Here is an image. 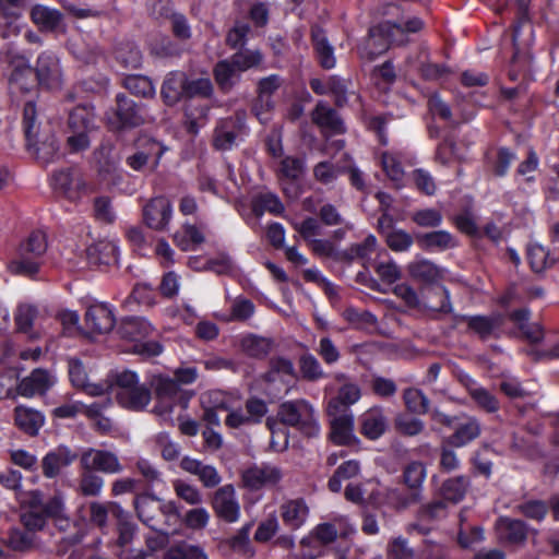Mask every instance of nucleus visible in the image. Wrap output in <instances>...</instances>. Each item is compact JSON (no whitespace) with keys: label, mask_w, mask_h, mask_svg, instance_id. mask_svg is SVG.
Here are the masks:
<instances>
[{"label":"nucleus","mask_w":559,"mask_h":559,"mask_svg":"<svg viewBox=\"0 0 559 559\" xmlns=\"http://www.w3.org/2000/svg\"><path fill=\"white\" fill-rule=\"evenodd\" d=\"M240 133V127L233 119H224L215 128L213 144L217 150L231 148Z\"/></svg>","instance_id":"nucleus-33"},{"label":"nucleus","mask_w":559,"mask_h":559,"mask_svg":"<svg viewBox=\"0 0 559 559\" xmlns=\"http://www.w3.org/2000/svg\"><path fill=\"white\" fill-rule=\"evenodd\" d=\"M267 413V406L261 399L251 397L243 408L231 409L225 419V425L231 429L259 424Z\"/></svg>","instance_id":"nucleus-7"},{"label":"nucleus","mask_w":559,"mask_h":559,"mask_svg":"<svg viewBox=\"0 0 559 559\" xmlns=\"http://www.w3.org/2000/svg\"><path fill=\"white\" fill-rule=\"evenodd\" d=\"M160 156L162 150L158 143L147 140L144 150H139L127 158V165L133 170L140 171L143 170L145 166L152 164V168L154 169L158 165Z\"/></svg>","instance_id":"nucleus-28"},{"label":"nucleus","mask_w":559,"mask_h":559,"mask_svg":"<svg viewBox=\"0 0 559 559\" xmlns=\"http://www.w3.org/2000/svg\"><path fill=\"white\" fill-rule=\"evenodd\" d=\"M467 486L468 480L465 477L450 478L443 483L441 495L444 500L456 503L465 496Z\"/></svg>","instance_id":"nucleus-52"},{"label":"nucleus","mask_w":559,"mask_h":559,"mask_svg":"<svg viewBox=\"0 0 559 559\" xmlns=\"http://www.w3.org/2000/svg\"><path fill=\"white\" fill-rule=\"evenodd\" d=\"M53 384V378L47 370L35 369L16 385V393L24 397L45 394Z\"/></svg>","instance_id":"nucleus-15"},{"label":"nucleus","mask_w":559,"mask_h":559,"mask_svg":"<svg viewBox=\"0 0 559 559\" xmlns=\"http://www.w3.org/2000/svg\"><path fill=\"white\" fill-rule=\"evenodd\" d=\"M135 510L140 520L155 531L158 527L159 500L150 496H143L135 500Z\"/></svg>","instance_id":"nucleus-34"},{"label":"nucleus","mask_w":559,"mask_h":559,"mask_svg":"<svg viewBox=\"0 0 559 559\" xmlns=\"http://www.w3.org/2000/svg\"><path fill=\"white\" fill-rule=\"evenodd\" d=\"M402 397L406 409L411 413L424 415L429 412L430 401L421 390L407 388L403 391Z\"/></svg>","instance_id":"nucleus-42"},{"label":"nucleus","mask_w":559,"mask_h":559,"mask_svg":"<svg viewBox=\"0 0 559 559\" xmlns=\"http://www.w3.org/2000/svg\"><path fill=\"white\" fill-rule=\"evenodd\" d=\"M71 382L74 386L84 390L93 396L103 395L107 392V386L99 383H88L84 367L79 361H71L69 368Z\"/></svg>","instance_id":"nucleus-35"},{"label":"nucleus","mask_w":559,"mask_h":559,"mask_svg":"<svg viewBox=\"0 0 559 559\" xmlns=\"http://www.w3.org/2000/svg\"><path fill=\"white\" fill-rule=\"evenodd\" d=\"M308 514L309 508L301 498L288 500L281 506V516L293 530L299 528L306 522Z\"/></svg>","instance_id":"nucleus-26"},{"label":"nucleus","mask_w":559,"mask_h":559,"mask_svg":"<svg viewBox=\"0 0 559 559\" xmlns=\"http://www.w3.org/2000/svg\"><path fill=\"white\" fill-rule=\"evenodd\" d=\"M38 316L37 309L32 305H20L15 313V324L19 332L31 334L33 324Z\"/></svg>","instance_id":"nucleus-59"},{"label":"nucleus","mask_w":559,"mask_h":559,"mask_svg":"<svg viewBox=\"0 0 559 559\" xmlns=\"http://www.w3.org/2000/svg\"><path fill=\"white\" fill-rule=\"evenodd\" d=\"M11 73L9 78L10 88L13 93H31L38 87V76L35 68L21 56L10 61Z\"/></svg>","instance_id":"nucleus-6"},{"label":"nucleus","mask_w":559,"mask_h":559,"mask_svg":"<svg viewBox=\"0 0 559 559\" xmlns=\"http://www.w3.org/2000/svg\"><path fill=\"white\" fill-rule=\"evenodd\" d=\"M408 272L412 277L427 283L436 281L440 275L438 267L427 260L411 263Z\"/></svg>","instance_id":"nucleus-56"},{"label":"nucleus","mask_w":559,"mask_h":559,"mask_svg":"<svg viewBox=\"0 0 559 559\" xmlns=\"http://www.w3.org/2000/svg\"><path fill=\"white\" fill-rule=\"evenodd\" d=\"M35 71L39 85L47 88H59L62 85L63 75L57 57L47 53L39 56Z\"/></svg>","instance_id":"nucleus-12"},{"label":"nucleus","mask_w":559,"mask_h":559,"mask_svg":"<svg viewBox=\"0 0 559 559\" xmlns=\"http://www.w3.org/2000/svg\"><path fill=\"white\" fill-rule=\"evenodd\" d=\"M403 476L406 486L418 492L426 476L425 466L419 462H412L405 467Z\"/></svg>","instance_id":"nucleus-63"},{"label":"nucleus","mask_w":559,"mask_h":559,"mask_svg":"<svg viewBox=\"0 0 559 559\" xmlns=\"http://www.w3.org/2000/svg\"><path fill=\"white\" fill-rule=\"evenodd\" d=\"M277 417L282 424L298 429L307 437H314L319 432L314 409L306 400L282 403L278 407Z\"/></svg>","instance_id":"nucleus-1"},{"label":"nucleus","mask_w":559,"mask_h":559,"mask_svg":"<svg viewBox=\"0 0 559 559\" xmlns=\"http://www.w3.org/2000/svg\"><path fill=\"white\" fill-rule=\"evenodd\" d=\"M116 109L107 115V126L111 131L136 128L146 122L143 109L124 95H117Z\"/></svg>","instance_id":"nucleus-2"},{"label":"nucleus","mask_w":559,"mask_h":559,"mask_svg":"<svg viewBox=\"0 0 559 559\" xmlns=\"http://www.w3.org/2000/svg\"><path fill=\"white\" fill-rule=\"evenodd\" d=\"M45 511L52 519L60 531H67L71 524L66 515L63 499L60 495H55L47 500Z\"/></svg>","instance_id":"nucleus-47"},{"label":"nucleus","mask_w":559,"mask_h":559,"mask_svg":"<svg viewBox=\"0 0 559 559\" xmlns=\"http://www.w3.org/2000/svg\"><path fill=\"white\" fill-rule=\"evenodd\" d=\"M497 531L500 538L510 544H521L526 538L525 524L520 520L500 519L497 522Z\"/></svg>","instance_id":"nucleus-39"},{"label":"nucleus","mask_w":559,"mask_h":559,"mask_svg":"<svg viewBox=\"0 0 559 559\" xmlns=\"http://www.w3.org/2000/svg\"><path fill=\"white\" fill-rule=\"evenodd\" d=\"M418 500L419 493L417 491L405 493L399 488H386L384 492L385 503L396 510H403Z\"/></svg>","instance_id":"nucleus-49"},{"label":"nucleus","mask_w":559,"mask_h":559,"mask_svg":"<svg viewBox=\"0 0 559 559\" xmlns=\"http://www.w3.org/2000/svg\"><path fill=\"white\" fill-rule=\"evenodd\" d=\"M330 417L331 440L338 445L350 444L354 436V417L349 412L328 414Z\"/></svg>","instance_id":"nucleus-17"},{"label":"nucleus","mask_w":559,"mask_h":559,"mask_svg":"<svg viewBox=\"0 0 559 559\" xmlns=\"http://www.w3.org/2000/svg\"><path fill=\"white\" fill-rule=\"evenodd\" d=\"M104 487V479L91 469H82L76 491L84 497H97Z\"/></svg>","instance_id":"nucleus-44"},{"label":"nucleus","mask_w":559,"mask_h":559,"mask_svg":"<svg viewBox=\"0 0 559 559\" xmlns=\"http://www.w3.org/2000/svg\"><path fill=\"white\" fill-rule=\"evenodd\" d=\"M360 432L370 440L381 437L386 429V417L379 407L371 408L360 417Z\"/></svg>","instance_id":"nucleus-25"},{"label":"nucleus","mask_w":559,"mask_h":559,"mask_svg":"<svg viewBox=\"0 0 559 559\" xmlns=\"http://www.w3.org/2000/svg\"><path fill=\"white\" fill-rule=\"evenodd\" d=\"M174 240L181 250L187 251L191 248V245L203 243L205 238L199 227L187 224L183 226V236L176 234Z\"/></svg>","instance_id":"nucleus-57"},{"label":"nucleus","mask_w":559,"mask_h":559,"mask_svg":"<svg viewBox=\"0 0 559 559\" xmlns=\"http://www.w3.org/2000/svg\"><path fill=\"white\" fill-rule=\"evenodd\" d=\"M119 332L122 338L129 340L134 344L145 340L153 332V328L143 319L129 318L122 321Z\"/></svg>","instance_id":"nucleus-37"},{"label":"nucleus","mask_w":559,"mask_h":559,"mask_svg":"<svg viewBox=\"0 0 559 559\" xmlns=\"http://www.w3.org/2000/svg\"><path fill=\"white\" fill-rule=\"evenodd\" d=\"M68 127L71 132H84L94 128V114L85 106L75 107L69 115Z\"/></svg>","instance_id":"nucleus-43"},{"label":"nucleus","mask_w":559,"mask_h":559,"mask_svg":"<svg viewBox=\"0 0 559 559\" xmlns=\"http://www.w3.org/2000/svg\"><path fill=\"white\" fill-rule=\"evenodd\" d=\"M32 22L40 32H56L63 21L60 10L44 4H35L29 12Z\"/></svg>","instance_id":"nucleus-20"},{"label":"nucleus","mask_w":559,"mask_h":559,"mask_svg":"<svg viewBox=\"0 0 559 559\" xmlns=\"http://www.w3.org/2000/svg\"><path fill=\"white\" fill-rule=\"evenodd\" d=\"M88 523L103 530L107 526L109 514L117 519L124 514L122 508L114 501H91L87 504Z\"/></svg>","instance_id":"nucleus-22"},{"label":"nucleus","mask_w":559,"mask_h":559,"mask_svg":"<svg viewBox=\"0 0 559 559\" xmlns=\"http://www.w3.org/2000/svg\"><path fill=\"white\" fill-rule=\"evenodd\" d=\"M78 455L66 445H59L48 452L41 460L43 474L47 478L57 477L62 468L69 466L76 460Z\"/></svg>","instance_id":"nucleus-16"},{"label":"nucleus","mask_w":559,"mask_h":559,"mask_svg":"<svg viewBox=\"0 0 559 559\" xmlns=\"http://www.w3.org/2000/svg\"><path fill=\"white\" fill-rule=\"evenodd\" d=\"M361 397V389L355 382L343 383L337 390L335 397L331 399L326 406L328 414L347 412L350 405L357 403Z\"/></svg>","instance_id":"nucleus-21"},{"label":"nucleus","mask_w":559,"mask_h":559,"mask_svg":"<svg viewBox=\"0 0 559 559\" xmlns=\"http://www.w3.org/2000/svg\"><path fill=\"white\" fill-rule=\"evenodd\" d=\"M273 346V342L270 338L258 336L254 334H248L243 336L239 342L240 350L252 358H264L269 355Z\"/></svg>","instance_id":"nucleus-38"},{"label":"nucleus","mask_w":559,"mask_h":559,"mask_svg":"<svg viewBox=\"0 0 559 559\" xmlns=\"http://www.w3.org/2000/svg\"><path fill=\"white\" fill-rule=\"evenodd\" d=\"M255 307L249 299L237 298L231 305L230 314L223 317L222 320L226 322L239 321L243 322L251 318L254 313Z\"/></svg>","instance_id":"nucleus-60"},{"label":"nucleus","mask_w":559,"mask_h":559,"mask_svg":"<svg viewBox=\"0 0 559 559\" xmlns=\"http://www.w3.org/2000/svg\"><path fill=\"white\" fill-rule=\"evenodd\" d=\"M14 425L24 433L35 437L45 424V416L37 409L19 405L13 411Z\"/></svg>","instance_id":"nucleus-19"},{"label":"nucleus","mask_w":559,"mask_h":559,"mask_svg":"<svg viewBox=\"0 0 559 559\" xmlns=\"http://www.w3.org/2000/svg\"><path fill=\"white\" fill-rule=\"evenodd\" d=\"M424 28V21L417 16L407 19L406 21L383 20L377 25L368 29L367 35H405L416 34Z\"/></svg>","instance_id":"nucleus-14"},{"label":"nucleus","mask_w":559,"mask_h":559,"mask_svg":"<svg viewBox=\"0 0 559 559\" xmlns=\"http://www.w3.org/2000/svg\"><path fill=\"white\" fill-rule=\"evenodd\" d=\"M385 242L391 250L402 252L411 248L414 239L407 231L394 229L386 233Z\"/></svg>","instance_id":"nucleus-62"},{"label":"nucleus","mask_w":559,"mask_h":559,"mask_svg":"<svg viewBox=\"0 0 559 559\" xmlns=\"http://www.w3.org/2000/svg\"><path fill=\"white\" fill-rule=\"evenodd\" d=\"M386 559H413L415 550L402 536L391 538L385 548Z\"/></svg>","instance_id":"nucleus-51"},{"label":"nucleus","mask_w":559,"mask_h":559,"mask_svg":"<svg viewBox=\"0 0 559 559\" xmlns=\"http://www.w3.org/2000/svg\"><path fill=\"white\" fill-rule=\"evenodd\" d=\"M354 528L348 524L346 518L335 519L332 523L319 524L312 532V536L323 545H329L338 536H347Z\"/></svg>","instance_id":"nucleus-23"},{"label":"nucleus","mask_w":559,"mask_h":559,"mask_svg":"<svg viewBox=\"0 0 559 559\" xmlns=\"http://www.w3.org/2000/svg\"><path fill=\"white\" fill-rule=\"evenodd\" d=\"M162 98L168 106L177 104L186 96V74L182 72H170L163 82Z\"/></svg>","instance_id":"nucleus-24"},{"label":"nucleus","mask_w":559,"mask_h":559,"mask_svg":"<svg viewBox=\"0 0 559 559\" xmlns=\"http://www.w3.org/2000/svg\"><path fill=\"white\" fill-rule=\"evenodd\" d=\"M212 507L217 518L234 523L238 520L240 508L236 499L235 488L225 485L218 488L213 496Z\"/></svg>","instance_id":"nucleus-11"},{"label":"nucleus","mask_w":559,"mask_h":559,"mask_svg":"<svg viewBox=\"0 0 559 559\" xmlns=\"http://www.w3.org/2000/svg\"><path fill=\"white\" fill-rule=\"evenodd\" d=\"M467 328L471 332L476 334L481 340H487L492 336L503 322L501 314H493L490 317L474 316L467 317Z\"/></svg>","instance_id":"nucleus-29"},{"label":"nucleus","mask_w":559,"mask_h":559,"mask_svg":"<svg viewBox=\"0 0 559 559\" xmlns=\"http://www.w3.org/2000/svg\"><path fill=\"white\" fill-rule=\"evenodd\" d=\"M53 189L70 201H78L87 192L83 176L73 169H62L52 176Z\"/></svg>","instance_id":"nucleus-9"},{"label":"nucleus","mask_w":559,"mask_h":559,"mask_svg":"<svg viewBox=\"0 0 559 559\" xmlns=\"http://www.w3.org/2000/svg\"><path fill=\"white\" fill-rule=\"evenodd\" d=\"M261 60V53L259 51L251 50H240L229 59L240 73L260 64Z\"/></svg>","instance_id":"nucleus-64"},{"label":"nucleus","mask_w":559,"mask_h":559,"mask_svg":"<svg viewBox=\"0 0 559 559\" xmlns=\"http://www.w3.org/2000/svg\"><path fill=\"white\" fill-rule=\"evenodd\" d=\"M283 477L282 469L272 464L252 465L241 472V484L249 490L276 486Z\"/></svg>","instance_id":"nucleus-5"},{"label":"nucleus","mask_w":559,"mask_h":559,"mask_svg":"<svg viewBox=\"0 0 559 559\" xmlns=\"http://www.w3.org/2000/svg\"><path fill=\"white\" fill-rule=\"evenodd\" d=\"M4 544L14 551L25 552L36 546V537L31 532L22 531L20 528H11Z\"/></svg>","instance_id":"nucleus-45"},{"label":"nucleus","mask_w":559,"mask_h":559,"mask_svg":"<svg viewBox=\"0 0 559 559\" xmlns=\"http://www.w3.org/2000/svg\"><path fill=\"white\" fill-rule=\"evenodd\" d=\"M181 49V41L177 37H156L152 44V52L158 57H174Z\"/></svg>","instance_id":"nucleus-58"},{"label":"nucleus","mask_w":559,"mask_h":559,"mask_svg":"<svg viewBox=\"0 0 559 559\" xmlns=\"http://www.w3.org/2000/svg\"><path fill=\"white\" fill-rule=\"evenodd\" d=\"M118 403L129 409L141 411L151 401V391L142 384H138L126 392H116Z\"/></svg>","instance_id":"nucleus-30"},{"label":"nucleus","mask_w":559,"mask_h":559,"mask_svg":"<svg viewBox=\"0 0 559 559\" xmlns=\"http://www.w3.org/2000/svg\"><path fill=\"white\" fill-rule=\"evenodd\" d=\"M123 86L136 97L152 98L155 95V87L147 76L128 75L123 80Z\"/></svg>","instance_id":"nucleus-46"},{"label":"nucleus","mask_w":559,"mask_h":559,"mask_svg":"<svg viewBox=\"0 0 559 559\" xmlns=\"http://www.w3.org/2000/svg\"><path fill=\"white\" fill-rule=\"evenodd\" d=\"M481 431L480 424L475 417H466L455 431L448 438L447 442L453 447L460 448L479 437Z\"/></svg>","instance_id":"nucleus-32"},{"label":"nucleus","mask_w":559,"mask_h":559,"mask_svg":"<svg viewBox=\"0 0 559 559\" xmlns=\"http://www.w3.org/2000/svg\"><path fill=\"white\" fill-rule=\"evenodd\" d=\"M213 76L218 88L229 93L240 80V72L229 60H222L215 64Z\"/></svg>","instance_id":"nucleus-31"},{"label":"nucleus","mask_w":559,"mask_h":559,"mask_svg":"<svg viewBox=\"0 0 559 559\" xmlns=\"http://www.w3.org/2000/svg\"><path fill=\"white\" fill-rule=\"evenodd\" d=\"M49 518L46 511L27 509L21 513V523L25 530L35 535L36 532L46 527Z\"/></svg>","instance_id":"nucleus-55"},{"label":"nucleus","mask_w":559,"mask_h":559,"mask_svg":"<svg viewBox=\"0 0 559 559\" xmlns=\"http://www.w3.org/2000/svg\"><path fill=\"white\" fill-rule=\"evenodd\" d=\"M47 250V239L44 233L33 231L17 248V251L39 260Z\"/></svg>","instance_id":"nucleus-48"},{"label":"nucleus","mask_w":559,"mask_h":559,"mask_svg":"<svg viewBox=\"0 0 559 559\" xmlns=\"http://www.w3.org/2000/svg\"><path fill=\"white\" fill-rule=\"evenodd\" d=\"M281 79L275 74L260 80L258 87L259 96L252 106V111L258 119H262V112L259 109V103H263L264 97L270 98L271 95L281 86Z\"/></svg>","instance_id":"nucleus-54"},{"label":"nucleus","mask_w":559,"mask_h":559,"mask_svg":"<svg viewBox=\"0 0 559 559\" xmlns=\"http://www.w3.org/2000/svg\"><path fill=\"white\" fill-rule=\"evenodd\" d=\"M116 320L112 311L104 304H95L87 308L84 316L86 335L106 334L115 326Z\"/></svg>","instance_id":"nucleus-10"},{"label":"nucleus","mask_w":559,"mask_h":559,"mask_svg":"<svg viewBox=\"0 0 559 559\" xmlns=\"http://www.w3.org/2000/svg\"><path fill=\"white\" fill-rule=\"evenodd\" d=\"M417 242L425 250H447L456 246L454 237L445 230L418 235Z\"/></svg>","instance_id":"nucleus-40"},{"label":"nucleus","mask_w":559,"mask_h":559,"mask_svg":"<svg viewBox=\"0 0 559 559\" xmlns=\"http://www.w3.org/2000/svg\"><path fill=\"white\" fill-rule=\"evenodd\" d=\"M153 385L158 401L154 413L166 418L171 414L174 405L182 400V391L176 380L163 376L155 377Z\"/></svg>","instance_id":"nucleus-4"},{"label":"nucleus","mask_w":559,"mask_h":559,"mask_svg":"<svg viewBox=\"0 0 559 559\" xmlns=\"http://www.w3.org/2000/svg\"><path fill=\"white\" fill-rule=\"evenodd\" d=\"M252 209L257 215H262L264 212L277 215L284 211V205L275 194L267 192L254 198Z\"/></svg>","instance_id":"nucleus-50"},{"label":"nucleus","mask_w":559,"mask_h":559,"mask_svg":"<svg viewBox=\"0 0 559 559\" xmlns=\"http://www.w3.org/2000/svg\"><path fill=\"white\" fill-rule=\"evenodd\" d=\"M512 45L514 49L512 57L513 68L510 70L509 76L512 81H515L519 78V70H522L531 61L528 50L532 40L527 37H513Z\"/></svg>","instance_id":"nucleus-36"},{"label":"nucleus","mask_w":559,"mask_h":559,"mask_svg":"<svg viewBox=\"0 0 559 559\" xmlns=\"http://www.w3.org/2000/svg\"><path fill=\"white\" fill-rule=\"evenodd\" d=\"M311 120L324 132L342 134L345 126L340 115L324 102H318L311 112Z\"/></svg>","instance_id":"nucleus-18"},{"label":"nucleus","mask_w":559,"mask_h":559,"mask_svg":"<svg viewBox=\"0 0 559 559\" xmlns=\"http://www.w3.org/2000/svg\"><path fill=\"white\" fill-rule=\"evenodd\" d=\"M7 267L14 275L33 277L38 273L40 263L37 259L17 251Z\"/></svg>","instance_id":"nucleus-41"},{"label":"nucleus","mask_w":559,"mask_h":559,"mask_svg":"<svg viewBox=\"0 0 559 559\" xmlns=\"http://www.w3.org/2000/svg\"><path fill=\"white\" fill-rule=\"evenodd\" d=\"M376 246L377 239L370 235L361 243L353 245L345 250L344 261L349 262L357 258L366 259L376 250Z\"/></svg>","instance_id":"nucleus-61"},{"label":"nucleus","mask_w":559,"mask_h":559,"mask_svg":"<svg viewBox=\"0 0 559 559\" xmlns=\"http://www.w3.org/2000/svg\"><path fill=\"white\" fill-rule=\"evenodd\" d=\"M80 467L105 474H118L122 471V465L115 453L93 448L81 453Z\"/></svg>","instance_id":"nucleus-8"},{"label":"nucleus","mask_w":559,"mask_h":559,"mask_svg":"<svg viewBox=\"0 0 559 559\" xmlns=\"http://www.w3.org/2000/svg\"><path fill=\"white\" fill-rule=\"evenodd\" d=\"M98 176L109 185H118L122 180L120 173V154L110 142H103L93 153Z\"/></svg>","instance_id":"nucleus-3"},{"label":"nucleus","mask_w":559,"mask_h":559,"mask_svg":"<svg viewBox=\"0 0 559 559\" xmlns=\"http://www.w3.org/2000/svg\"><path fill=\"white\" fill-rule=\"evenodd\" d=\"M29 145L34 146L35 155L38 160L44 164L53 162L59 156V144L49 130L39 133L36 138H33Z\"/></svg>","instance_id":"nucleus-27"},{"label":"nucleus","mask_w":559,"mask_h":559,"mask_svg":"<svg viewBox=\"0 0 559 559\" xmlns=\"http://www.w3.org/2000/svg\"><path fill=\"white\" fill-rule=\"evenodd\" d=\"M388 37H365L359 45L361 58L373 60L389 49Z\"/></svg>","instance_id":"nucleus-53"},{"label":"nucleus","mask_w":559,"mask_h":559,"mask_svg":"<svg viewBox=\"0 0 559 559\" xmlns=\"http://www.w3.org/2000/svg\"><path fill=\"white\" fill-rule=\"evenodd\" d=\"M171 212L170 201L164 197H157L146 203L143 216L150 228L163 230L170 221Z\"/></svg>","instance_id":"nucleus-13"}]
</instances>
